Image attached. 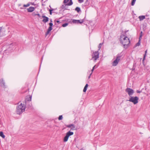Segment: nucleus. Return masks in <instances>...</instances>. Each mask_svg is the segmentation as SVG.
Masks as SVG:
<instances>
[{"mask_svg": "<svg viewBox=\"0 0 150 150\" xmlns=\"http://www.w3.org/2000/svg\"><path fill=\"white\" fill-rule=\"evenodd\" d=\"M95 66H96V65H95L93 67V69H95Z\"/></svg>", "mask_w": 150, "mask_h": 150, "instance_id": "obj_48", "label": "nucleus"}, {"mask_svg": "<svg viewBox=\"0 0 150 150\" xmlns=\"http://www.w3.org/2000/svg\"><path fill=\"white\" fill-rule=\"evenodd\" d=\"M124 36V35L122 34L120 36V43L123 45V47L124 48L126 49L127 48L128 46L129 45V43L127 44H126V42H123V40L122 39V38Z\"/></svg>", "mask_w": 150, "mask_h": 150, "instance_id": "obj_4", "label": "nucleus"}, {"mask_svg": "<svg viewBox=\"0 0 150 150\" xmlns=\"http://www.w3.org/2000/svg\"><path fill=\"white\" fill-rule=\"evenodd\" d=\"M23 104L24 105L25 107L26 106V107H28V108H31L32 106V104L31 101L27 102V103H25V102L23 103Z\"/></svg>", "mask_w": 150, "mask_h": 150, "instance_id": "obj_14", "label": "nucleus"}, {"mask_svg": "<svg viewBox=\"0 0 150 150\" xmlns=\"http://www.w3.org/2000/svg\"><path fill=\"white\" fill-rule=\"evenodd\" d=\"M50 22H50V23H52V19H51V20H50Z\"/></svg>", "mask_w": 150, "mask_h": 150, "instance_id": "obj_50", "label": "nucleus"}, {"mask_svg": "<svg viewBox=\"0 0 150 150\" xmlns=\"http://www.w3.org/2000/svg\"><path fill=\"white\" fill-rule=\"evenodd\" d=\"M140 134H142V133H141L140 132Z\"/></svg>", "mask_w": 150, "mask_h": 150, "instance_id": "obj_53", "label": "nucleus"}, {"mask_svg": "<svg viewBox=\"0 0 150 150\" xmlns=\"http://www.w3.org/2000/svg\"><path fill=\"white\" fill-rule=\"evenodd\" d=\"M88 0H86V1L85 2V4L86 5H88L89 4V3H88L87 1Z\"/></svg>", "mask_w": 150, "mask_h": 150, "instance_id": "obj_36", "label": "nucleus"}, {"mask_svg": "<svg viewBox=\"0 0 150 150\" xmlns=\"http://www.w3.org/2000/svg\"><path fill=\"white\" fill-rule=\"evenodd\" d=\"M31 4L32 5H35L34 4V3L30 2V5Z\"/></svg>", "mask_w": 150, "mask_h": 150, "instance_id": "obj_42", "label": "nucleus"}, {"mask_svg": "<svg viewBox=\"0 0 150 150\" xmlns=\"http://www.w3.org/2000/svg\"><path fill=\"white\" fill-rule=\"evenodd\" d=\"M141 38L142 37H140V36H139V40H140V41Z\"/></svg>", "mask_w": 150, "mask_h": 150, "instance_id": "obj_44", "label": "nucleus"}, {"mask_svg": "<svg viewBox=\"0 0 150 150\" xmlns=\"http://www.w3.org/2000/svg\"><path fill=\"white\" fill-rule=\"evenodd\" d=\"M136 92L137 93H140L142 92V91H139L138 90H137L136 91Z\"/></svg>", "mask_w": 150, "mask_h": 150, "instance_id": "obj_34", "label": "nucleus"}, {"mask_svg": "<svg viewBox=\"0 0 150 150\" xmlns=\"http://www.w3.org/2000/svg\"><path fill=\"white\" fill-rule=\"evenodd\" d=\"M0 136L1 137L3 138H4L5 137V136L3 132L1 131L0 132Z\"/></svg>", "mask_w": 150, "mask_h": 150, "instance_id": "obj_22", "label": "nucleus"}, {"mask_svg": "<svg viewBox=\"0 0 150 150\" xmlns=\"http://www.w3.org/2000/svg\"><path fill=\"white\" fill-rule=\"evenodd\" d=\"M49 7H50V9H51V8H51V6H50V5L49 6Z\"/></svg>", "mask_w": 150, "mask_h": 150, "instance_id": "obj_51", "label": "nucleus"}, {"mask_svg": "<svg viewBox=\"0 0 150 150\" xmlns=\"http://www.w3.org/2000/svg\"><path fill=\"white\" fill-rule=\"evenodd\" d=\"M142 33H143L142 32V31H141V32L140 33V35H139V36H140V37H142Z\"/></svg>", "mask_w": 150, "mask_h": 150, "instance_id": "obj_37", "label": "nucleus"}, {"mask_svg": "<svg viewBox=\"0 0 150 150\" xmlns=\"http://www.w3.org/2000/svg\"><path fill=\"white\" fill-rule=\"evenodd\" d=\"M70 0H64L63 1V3L64 4H67V3Z\"/></svg>", "mask_w": 150, "mask_h": 150, "instance_id": "obj_31", "label": "nucleus"}, {"mask_svg": "<svg viewBox=\"0 0 150 150\" xmlns=\"http://www.w3.org/2000/svg\"><path fill=\"white\" fill-rule=\"evenodd\" d=\"M128 30H126L125 32V33H127V32H128Z\"/></svg>", "mask_w": 150, "mask_h": 150, "instance_id": "obj_45", "label": "nucleus"}, {"mask_svg": "<svg viewBox=\"0 0 150 150\" xmlns=\"http://www.w3.org/2000/svg\"><path fill=\"white\" fill-rule=\"evenodd\" d=\"M2 27H0V36H1V34L2 32Z\"/></svg>", "mask_w": 150, "mask_h": 150, "instance_id": "obj_33", "label": "nucleus"}, {"mask_svg": "<svg viewBox=\"0 0 150 150\" xmlns=\"http://www.w3.org/2000/svg\"><path fill=\"white\" fill-rule=\"evenodd\" d=\"M136 0H132L131 2V5L133 6H134L135 4Z\"/></svg>", "mask_w": 150, "mask_h": 150, "instance_id": "obj_26", "label": "nucleus"}, {"mask_svg": "<svg viewBox=\"0 0 150 150\" xmlns=\"http://www.w3.org/2000/svg\"><path fill=\"white\" fill-rule=\"evenodd\" d=\"M94 69H92V70H91V72H92L91 73H92V72H93V71H94Z\"/></svg>", "mask_w": 150, "mask_h": 150, "instance_id": "obj_47", "label": "nucleus"}, {"mask_svg": "<svg viewBox=\"0 0 150 150\" xmlns=\"http://www.w3.org/2000/svg\"><path fill=\"white\" fill-rule=\"evenodd\" d=\"M57 8H56V9H54V8H51L49 10L51 11H53L54 10H56V9Z\"/></svg>", "mask_w": 150, "mask_h": 150, "instance_id": "obj_38", "label": "nucleus"}, {"mask_svg": "<svg viewBox=\"0 0 150 150\" xmlns=\"http://www.w3.org/2000/svg\"><path fill=\"white\" fill-rule=\"evenodd\" d=\"M27 7L29 6L30 5V2H28L27 4H26Z\"/></svg>", "mask_w": 150, "mask_h": 150, "instance_id": "obj_39", "label": "nucleus"}, {"mask_svg": "<svg viewBox=\"0 0 150 150\" xmlns=\"http://www.w3.org/2000/svg\"><path fill=\"white\" fill-rule=\"evenodd\" d=\"M75 11H76L78 13H79L80 12H81V8L80 7H77L75 9Z\"/></svg>", "mask_w": 150, "mask_h": 150, "instance_id": "obj_20", "label": "nucleus"}, {"mask_svg": "<svg viewBox=\"0 0 150 150\" xmlns=\"http://www.w3.org/2000/svg\"><path fill=\"white\" fill-rule=\"evenodd\" d=\"M58 120H61L63 119V117L62 115H60L59 116V117H58Z\"/></svg>", "mask_w": 150, "mask_h": 150, "instance_id": "obj_29", "label": "nucleus"}, {"mask_svg": "<svg viewBox=\"0 0 150 150\" xmlns=\"http://www.w3.org/2000/svg\"><path fill=\"white\" fill-rule=\"evenodd\" d=\"M73 134L74 132H71L70 131L67 132L66 134V136L64 138L63 141L64 142L67 141L69 136L73 135Z\"/></svg>", "mask_w": 150, "mask_h": 150, "instance_id": "obj_6", "label": "nucleus"}, {"mask_svg": "<svg viewBox=\"0 0 150 150\" xmlns=\"http://www.w3.org/2000/svg\"><path fill=\"white\" fill-rule=\"evenodd\" d=\"M98 50L93 52L92 54V59H94L95 61L99 57V52Z\"/></svg>", "mask_w": 150, "mask_h": 150, "instance_id": "obj_8", "label": "nucleus"}, {"mask_svg": "<svg viewBox=\"0 0 150 150\" xmlns=\"http://www.w3.org/2000/svg\"><path fill=\"white\" fill-rule=\"evenodd\" d=\"M35 9V8L32 6H30L27 9V11L28 12H32Z\"/></svg>", "mask_w": 150, "mask_h": 150, "instance_id": "obj_17", "label": "nucleus"}, {"mask_svg": "<svg viewBox=\"0 0 150 150\" xmlns=\"http://www.w3.org/2000/svg\"><path fill=\"white\" fill-rule=\"evenodd\" d=\"M78 2L80 3H81L83 2L84 0H78Z\"/></svg>", "mask_w": 150, "mask_h": 150, "instance_id": "obj_32", "label": "nucleus"}, {"mask_svg": "<svg viewBox=\"0 0 150 150\" xmlns=\"http://www.w3.org/2000/svg\"><path fill=\"white\" fill-rule=\"evenodd\" d=\"M103 43H100V44H99V45L98 46V50L99 51V50H100V49L101 47L102 46V45H103Z\"/></svg>", "mask_w": 150, "mask_h": 150, "instance_id": "obj_25", "label": "nucleus"}, {"mask_svg": "<svg viewBox=\"0 0 150 150\" xmlns=\"http://www.w3.org/2000/svg\"><path fill=\"white\" fill-rule=\"evenodd\" d=\"M25 106L21 103L17 107L16 113L20 115L25 111Z\"/></svg>", "mask_w": 150, "mask_h": 150, "instance_id": "obj_1", "label": "nucleus"}, {"mask_svg": "<svg viewBox=\"0 0 150 150\" xmlns=\"http://www.w3.org/2000/svg\"><path fill=\"white\" fill-rule=\"evenodd\" d=\"M92 74V73H91L90 75L88 76V78H90V77H91V75Z\"/></svg>", "mask_w": 150, "mask_h": 150, "instance_id": "obj_43", "label": "nucleus"}, {"mask_svg": "<svg viewBox=\"0 0 150 150\" xmlns=\"http://www.w3.org/2000/svg\"><path fill=\"white\" fill-rule=\"evenodd\" d=\"M122 38V39L123 40V41L126 40L127 42H129V43H130V41L129 40V39L127 37V36H125V35Z\"/></svg>", "mask_w": 150, "mask_h": 150, "instance_id": "obj_18", "label": "nucleus"}, {"mask_svg": "<svg viewBox=\"0 0 150 150\" xmlns=\"http://www.w3.org/2000/svg\"><path fill=\"white\" fill-rule=\"evenodd\" d=\"M42 17L44 18L42 20V21L44 23H46L48 21L49 19L48 17L43 15L42 16Z\"/></svg>", "mask_w": 150, "mask_h": 150, "instance_id": "obj_15", "label": "nucleus"}, {"mask_svg": "<svg viewBox=\"0 0 150 150\" xmlns=\"http://www.w3.org/2000/svg\"><path fill=\"white\" fill-rule=\"evenodd\" d=\"M149 18H148L147 19V21L149 22Z\"/></svg>", "mask_w": 150, "mask_h": 150, "instance_id": "obj_49", "label": "nucleus"}, {"mask_svg": "<svg viewBox=\"0 0 150 150\" xmlns=\"http://www.w3.org/2000/svg\"><path fill=\"white\" fill-rule=\"evenodd\" d=\"M32 15L33 16H36L37 15L39 17H40V14L39 13H35V12H34L32 14Z\"/></svg>", "mask_w": 150, "mask_h": 150, "instance_id": "obj_23", "label": "nucleus"}, {"mask_svg": "<svg viewBox=\"0 0 150 150\" xmlns=\"http://www.w3.org/2000/svg\"><path fill=\"white\" fill-rule=\"evenodd\" d=\"M13 46V44H10L9 45V47L6 50L4 51V54H8L9 53L12 52V50H13L14 47H12Z\"/></svg>", "mask_w": 150, "mask_h": 150, "instance_id": "obj_5", "label": "nucleus"}, {"mask_svg": "<svg viewBox=\"0 0 150 150\" xmlns=\"http://www.w3.org/2000/svg\"><path fill=\"white\" fill-rule=\"evenodd\" d=\"M68 25V23H66L64 24H63L62 25V27H65L67 26Z\"/></svg>", "mask_w": 150, "mask_h": 150, "instance_id": "obj_27", "label": "nucleus"}, {"mask_svg": "<svg viewBox=\"0 0 150 150\" xmlns=\"http://www.w3.org/2000/svg\"><path fill=\"white\" fill-rule=\"evenodd\" d=\"M32 95H28L26 96L25 100V103L31 101L32 99Z\"/></svg>", "mask_w": 150, "mask_h": 150, "instance_id": "obj_12", "label": "nucleus"}, {"mask_svg": "<svg viewBox=\"0 0 150 150\" xmlns=\"http://www.w3.org/2000/svg\"><path fill=\"white\" fill-rule=\"evenodd\" d=\"M149 16V15H146V16Z\"/></svg>", "mask_w": 150, "mask_h": 150, "instance_id": "obj_52", "label": "nucleus"}, {"mask_svg": "<svg viewBox=\"0 0 150 150\" xmlns=\"http://www.w3.org/2000/svg\"><path fill=\"white\" fill-rule=\"evenodd\" d=\"M27 7V5L26 4H24L23 6V7H21L20 8L21 9H25V8H25Z\"/></svg>", "mask_w": 150, "mask_h": 150, "instance_id": "obj_30", "label": "nucleus"}, {"mask_svg": "<svg viewBox=\"0 0 150 150\" xmlns=\"http://www.w3.org/2000/svg\"><path fill=\"white\" fill-rule=\"evenodd\" d=\"M28 90V88H26V90L25 91H24L22 92V93H25L27 91V90Z\"/></svg>", "mask_w": 150, "mask_h": 150, "instance_id": "obj_35", "label": "nucleus"}, {"mask_svg": "<svg viewBox=\"0 0 150 150\" xmlns=\"http://www.w3.org/2000/svg\"><path fill=\"white\" fill-rule=\"evenodd\" d=\"M125 91L128 93L130 97L134 93V91L133 89L129 88H127L126 89Z\"/></svg>", "mask_w": 150, "mask_h": 150, "instance_id": "obj_9", "label": "nucleus"}, {"mask_svg": "<svg viewBox=\"0 0 150 150\" xmlns=\"http://www.w3.org/2000/svg\"><path fill=\"white\" fill-rule=\"evenodd\" d=\"M73 4V2H72V0H70L69 2V3L67 4H65L62 5L61 6V8L62 9H64V10H69V9H67V8L66 7V6H71Z\"/></svg>", "mask_w": 150, "mask_h": 150, "instance_id": "obj_7", "label": "nucleus"}, {"mask_svg": "<svg viewBox=\"0 0 150 150\" xmlns=\"http://www.w3.org/2000/svg\"><path fill=\"white\" fill-rule=\"evenodd\" d=\"M86 18V16L84 17V18L81 20H73L72 21V22L74 23H76V24H81L82 23H83V22H84L85 21V19Z\"/></svg>", "mask_w": 150, "mask_h": 150, "instance_id": "obj_10", "label": "nucleus"}, {"mask_svg": "<svg viewBox=\"0 0 150 150\" xmlns=\"http://www.w3.org/2000/svg\"><path fill=\"white\" fill-rule=\"evenodd\" d=\"M147 50H146V51H145V54H144V57H143V60H142V63L143 64H144V61L145 59L146 55V53H147Z\"/></svg>", "mask_w": 150, "mask_h": 150, "instance_id": "obj_24", "label": "nucleus"}, {"mask_svg": "<svg viewBox=\"0 0 150 150\" xmlns=\"http://www.w3.org/2000/svg\"><path fill=\"white\" fill-rule=\"evenodd\" d=\"M66 127H67L68 128H70L71 127H72V128H71V129H72V130H75V126L73 124H70L69 125H66Z\"/></svg>", "mask_w": 150, "mask_h": 150, "instance_id": "obj_16", "label": "nucleus"}, {"mask_svg": "<svg viewBox=\"0 0 150 150\" xmlns=\"http://www.w3.org/2000/svg\"><path fill=\"white\" fill-rule=\"evenodd\" d=\"M140 40H139L138 42L136 44V45H135V46L137 47V46H139L140 45Z\"/></svg>", "mask_w": 150, "mask_h": 150, "instance_id": "obj_28", "label": "nucleus"}, {"mask_svg": "<svg viewBox=\"0 0 150 150\" xmlns=\"http://www.w3.org/2000/svg\"><path fill=\"white\" fill-rule=\"evenodd\" d=\"M129 98V100H127V101L133 103L134 105L137 104L138 102L139 98L137 96L134 97L131 96Z\"/></svg>", "mask_w": 150, "mask_h": 150, "instance_id": "obj_2", "label": "nucleus"}, {"mask_svg": "<svg viewBox=\"0 0 150 150\" xmlns=\"http://www.w3.org/2000/svg\"><path fill=\"white\" fill-rule=\"evenodd\" d=\"M88 86V84H86L83 89V92H85L86 91Z\"/></svg>", "mask_w": 150, "mask_h": 150, "instance_id": "obj_21", "label": "nucleus"}, {"mask_svg": "<svg viewBox=\"0 0 150 150\" xmlns=\"http://www.w3.org/2000/svg\"><path fill=\"white\" fill-rule=\"evenodd\" d=\"M55 22H56L57 23H60V21H59V20H57L56 21V20H55V21H54Z\"/></svg>", "mask_w": 150, "mask_h": 150, "instance_id": "obj_40", "label": "nucleus"}, {"mask_svg": "<svg viewBox=\"0 0 150 150\" xmlns=\"http://www.w3.org/2000/svg\"><path fill=\"white\" fill-rule=\"evenodd\" d=\"M49 12H50V15H51L52 14V11H50V10H49Z\"/></svg>", "mask_w": 150, "mask_h": 150, "instance_id": "obj_41", "label": "nucleus"}, {"mask_svg": "<svg viewBox=\"0 0 150 150\" xmlns=\"http://www.w3.org/2000/svg\"><path fill=\"white\" fill-rule=\"evenodd\" d=\"M139 18L140 21H142L145 18V16H141L139 17Z\"/></svg>", "mask_w": 150, "mask_h": 150, "instance_id": "obj_19", "label": "nucleus"}, {"mask_svg": "<svg viewBox=\"0 0 150 150\" xmlns=\"http://www.w3.org/2000/svg\"><path fill=\"white\" fill-rule=\"evenodd\" d=\"M0 86L3 87L4 88H6V86L5 85V82L3 78L0 79Z\"/></svg>", "mask_w": 150, "mask_h": 150, "instance_id": "obj_13", "label": "nucleus"}, {"mask_svg": "<svg viewBox=\"0 0 150 150\" xmlns=\"http://www.w3.org/2000/svg\"><path fill=\"white\" fill-rule=\"evenodd\" d=\"M123 42H126V44H127L128 43V42H127L126 40L124 41Z\"/></svg>", "mask_w": 150, "mask_h": 150, "instance_id": "obj_46", "label": "nucleus"}, {"mask_svg": "<svg viewBox=\"0 0 150 150\" xmlns=\"http://www.w3.org/2000/svg\"><path fill=\"white\" fill-rule=\"evenodd\" d=\"M49 25L50 26L48 28L46 33V35L48 34L51 31V30L52 29V27L53 25V23H49Z\"/></svg>", "mask_w": 150, "mask_h": 150, "instance_id": "obj_11", "label": "nucleus"}, {"mask_svg": "<svg viewBox=\"0 0 150 150\" xmlns=\"http://www.w3.org/2000/svg\"><path fill=\"white\" fill-rule=\"evenodd\" d=\"M121 54H118L117 55L116 59L112 63V65L113 66H116L117 65L121 57L122 56Z\"/></svg>", "mask_w": 150, "mask_h": 150, "instance_id": "obj_3", "label": "nucleus"}]
</instances>
